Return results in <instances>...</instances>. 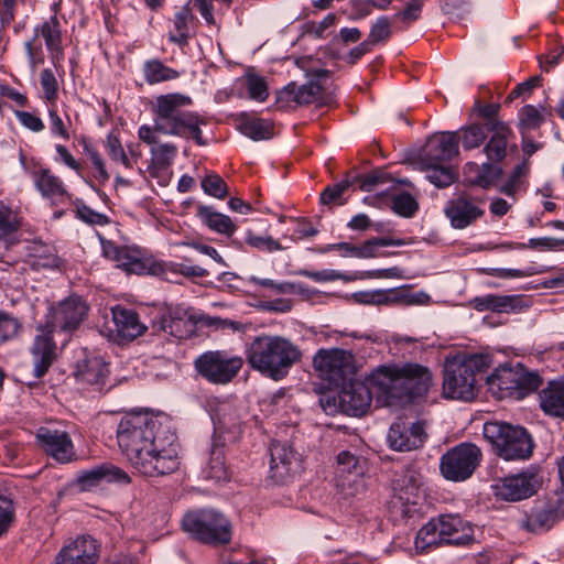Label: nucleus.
<instances>
[{"label": "nucleus", "instance_id": "f257e3e1", "mask_svg": "<svg viewBox=\"0 0 564 564\" xmlns=\"http://www.w3.org/2000/svg\"><path fill=\"white\" fill-rule=\"evenodd\" d=\"M117 440L127 460L141 475L163 476L180 466L175 434L149 412L127 413L118 424Z\"/></svg>", "mask_w": 564, "mask_h": 564}, {"label": "nucleus", "instance_id": "f03ea898", "mask_svg": "<svg viewBox=\"0 0 564 564\" xmlns=\"http://www.w3.org/2000/svg\"><path fill=\"white\" fill-rule=\"evenodd\" d=\"M432 381L427 367L412 362L380 366L370 373V383L377 387L382 403L388 406L426 394Z\"/></svg>", "mask_w": 564, "mask_h": 564}, {"label": "nucleus", "instance_id": "7ed1b4c3", "mask_svg": "<svg viewBox=\"0 0 564 564\" xmlns=\"http://www.w3.org/2000/svg\"><path fill=\"white\" fill-rule=\"evenodd\" d=\"M302 357L299 345L280 335L257 336L246 350L248 365L275 381L284 379Z\"/></svg>", "mask_w": 564, "mask_h": 564}, {"label": "nucleus", "instance_id": "20e7f679", "mask_svg": "<svg viewBox=\"0 0 564 564\" xmlns=\"http://www.w3.org/2000/svg\"><path fill=\"white\" fill-rule=\"evenodd\" d=\"M191 105L192 98L180 93L158 96L153 107L155 130L163 134L191 137L198 145H206L200 130L206 121L195 112L183 110Z\"/></svg>", "mask_w": 564, "mask_h": 564}, {"label": "nucleus", "instance_id": "39448f33", "mask_svg": "<svg viewBox=\"0 0 564 564\" xmlns=\"http://www.w3.org/2000/svg\"><path fill=\"white\" fill-rule=\"evenodd\" d=\"M491 366L487 354H457L447 357L443 369V395L471 401L477 394V377Z\"/></svg>", "mask_w": 564, "mask_h": 564}, {"label": "nucleus", "instance_id": "423d86ee", "mask_svg": "<svg viewBox=\"0 0 564 564\" xmlns=\"http://www.w3.org/2000/svg\"><path fill=\"white\" fill-rule=\"evenodd\" d=\"M474 540V528L469 522L457 514H442L419 530L415 547L426 550L442 544L467 545Z\"/></svg>", "mask_w": 564, "mask_h": 564}, {"label": "nucleus", "instance_id": "0eeeda50", "mask_svg": "<svg viewBox=\"0 0 564 564\" xmlns=\"http://www.w3.org/2000/svg\"><path fill=\"white\" fill-rule=\"evenodd\" d=\"M489 390L498 399L512 398L521 400L536 391L542 384V378L535 371H528L522 365L500 366L487 377Z\"/></svg>", "mask_w": 564, "mask_h": 564}, {"label": "nucleus", "instance_id": "6e6552de", "mask_svg": "<svg viewBox=\"0 0 564 564\" xmlns=\"http://www.w3.org/2000/svg\"><path fill=\"white\" fill-rule=\"evenodd\" d=\"M484 436L497 455L506 460L527 459L532 455V438L521 426L487 422L484 424Z\"/></svg>", "mask_w": 564, "mask_h": 564}, {"label": "nucleus", "instance_id": "1a4fd4ad", "mask_svg": "<svg viewBox=\"0 0 564 564\" xmlns=\"http://www.w3.org/2000/svg\"><path fill=\"white\" fill-rule=\"evenodd\" d=\"M182 528L194 539L207 544H226L231 539L230 522L215 510L186 513L182 520Z\"/></svg>", "mask_w": 564, "mask_h": 564}, {"label": "nucleus", "instance_id": "9d476101", "mask_svg": "<svg viewBox=\"0 0 564 564\" xmlns=\"http://www.w3.org/2000/svg\"><path fill=\"white\" fill-rule=\"evenodd\" d=\"M308 62V57L296 59V65L305 70L310 80L302 86H297L296 83L292 82L279 90L276 95V105L279 108L288 109L293 107V105H308L322 99L323 85L321 79L328 77L329 70L324 68H307Z\"/></svg>", "mask_w": 564, "mask_h": 564}, {"label": "nucleus", "instance_id": "9b49d317", "mask_svg": "<svg viewBox=\"0 0 564 564\" xmlns=\"http://www.w3.org/2000/svg\"><path fill=\"white\" fill-rule=\"evenodd\" d=\"M243 366L240 356L225 350H208L199 355L194 367L197 373L214 384H227L239 373Z\"/></svg>", "mask_w": 564, "mask_h": 564}, {"label": "nucleus", "instance_id": "f8f14e48", "mask_svg": "<svg viewBox=\"0 0 564 564\" xmlns=\"http://www.w3.org/2000/svg\"><path fill=\"white\" fill-rule=\"evenodd\" d=\"M481 457L478 446L473 443H460L441 457V474L447 480L464 481L474 474Z\"/></svg>", "mask_w": 564, "mask_h": 564}, {"label": "nucleus", "instance_id": "ddd939ff", "mask_svg": "<svg viewBox=\"0 0 564 564\" xmlns=\"http://www.w3.org/2000/svg\"><path fill=\"white\" fill-rule=\"evenodd\" d=\"M318 376L334 386H343L355 372L354 356L344 349H319L313 358Z\"/></svg>", "mask_w": 564, "mask_h": 564}, {"label": "nucleus", "instance_id": "4468645a", "mask_svg": "<svg viewBox=\"0 0 564 564\" xmlns=\"http://www.w3.org/2000/svg\"><path fill=\"white\" fill-rule=\"evenodd\" d=\"M88 313V306L79 296H69L51 307L46 314L45 325L55 333L65 335L67 340L69 334L76 330L84 322Z\"/></svg>", "mask_w": 564, "mask_h": 564}, {"label": "nucleus", "instance_id": "2eb2a0df", "mask_svg": "<svg viewBox=\"0 0 564 564\" xmlns=\"http://www.w3.org/2000/svg\"><path fill=\"white\" fill-rule=\"evenodd\" d=\"M373 393L378 400L382 401V395H380L377 387L370 383V375L365 382L350 381L348 384H343L338 394L339 406L343 412L349 415H364L370 408Z\"/></svg>", "mask_w": 564, "mask_h": 564}, {"label": "nucleus", "instance_id": "dca6fc26", "mask_svg": "<svg viewBox=\"0 0 564 564\" xmlns=\"http://www.w3.org/2000/svg\"><path fill=\"white\" fill-rule=\"evenodd\" d=\"M541 485L535 471H525L500 478L492 486L495 496L505 501H520L534 495Z\"/></svg>", "mask_w": 564, "mask_h": 564}, {"label": "nucleus", "instance_id": "f3484780", "mask_svg": "<svg viewBox=\"0 0 564 564\" xmlns=\"http://www.w3.org/2000/svg\"><path fill=\"white\" fill-rule=\"evenodd\" d=\"M99 555L98 541L90 535H80L68 541L51 564H97Z\"/></svg>", "mask_w": 564, "mask_h": 564}, {"label": "nucleus", "instance_id": "a211bd4d", "mask_svg": "<svg viewBox=\"0 0 564 564\" xmlns=\"http://www.w3.org/2000/svg\"><path fill=\"white\" fill-rule=\"evenodd\" d=\"M213 319L202 315H196L189 311L177 306L169 310L160 321V329L164 333L177 338L183 339L193 335L196 330V325H212Z\"/></svg>", "mask_w": 564, "mask_h": 564}, {"label": "nucleus", "instance_id": "6ab92c4d", "mask_svg": "<svg viewBox=\"0 0 564 564\" xmlns=\"http://www.w3.org/2000/svg\"><path fill=\"white\" fill-rule=\"evenodd\" d=\"M480 204L481 200L469 196L467 193H460L446 203L444 214L449 219L453 228L464 229L484 215Z\"/></svg>", "mask_w": 564, "mask_h": 564}, {"label": "nucleus", "instance_id": "aec40b11", "mask_svg": "<svg viewBox=\"0 0 564 564\" xmlns=\"http://www.w3.org/2000/svg\"><path fill=\"white\" fill-rule=\"evenodd\" d=\"M40 447L56 462L65 464L75 457L70 436L65 431L41 427L36 433Z\"/></svg>", "mask_w": 564, "mask_h": 564}, {"label": "nucleus", "instance_id": "412c9836", "mask_svg": "<svg viewBox=\"0 0 564 564\" xmlns=\"http://www.w3.org/2000/svg\"><path fill=\"white\" fill-rule=\"evenodd\" d=\"M54 333L55 332L45 324L36 327V335L31 347L34 375L36 378L43 377L56 359L57 347L53 338Z\"/></svg>", "mask_w": 564, "mask_h": 564}, {"label": "nucleus", "instance_id": "4be33fe9", "mask_svg": "<svg viewBox=\"0 0 564 564\" xmlns=\"http://www.w3.org/2000/svg\"><path fill=\"white\" fill-rule=\"evenodd\" d=\"M426 438L421 422H394L388 432V442L392 449L409 452L421 447Z\"/></svg>", "mask_w": 564, "mask_h": 564}, {"label": "nucleus", "instance_id": "5701e85b", "mask_svg": "<svg viewBox=\"0 0 564 564\" xmlns=\"http://www.w3.org/2000/svg\"><path fill=\"white\" fill-rule=\"evenodd\" d=\"M111 323L112 327H109V332L118 341H131L145 330L138 314L133 310L120 305L111 308Z\"/></svg>", "mask_w": 564, "mask_h": 564}, {"label": "nucleus", "instance_id": "b1692460", "mask_svg": "<svg viewBox=\"0 0 564 564\" xmlns=\"http://www.w3.org/2000/svg\"><path fill=\"white\" fill-rule=\"evenodd\" d=\"M459 153L457 132H441L431 137L421 155L422 162L445 163Z\"/></svg>", "mask_w": 564, "mask_h": 564}, {"label": "nucleus", "instance_id": "393cba45", "mask_svg": "<svg viewBox=\"0 0 564 564\" xmlns=\"http://www.w3.org/2000/svg\"><path fill=\"white\" fill-rule=\"evenodd\" d=\"M487 131L491 132V135L485 144L482 152L488 161L499 164L507 156L508 140L512 135V132L509 127L500 120L487 122Z\"/></svg>", "mask_w": 564, "mask_h": 564}, {"label": "nucleus", "instance_id": "a878e982", "mask_svg": "<svg viewBox=\"0 0 564 564\" xmlns=\"http://www.w3.org/2000/svg\"><path fill=\"white\" fill-rule=\"evenodd\" d=\"M101 481L130 482V477L121 468L111 464H101L88 470L82 471L77 477V482L83 490H90L101 484Z\"/></svg>", "mask_w": 564, "mask_h": 564}, {"label": "nucleus", "instance_id": "bb28decb", "mask_svg": "<svg viewBox=\"0 0 564 564\" xmlns=\"http://www.w3.org/2000/svg\"><path fill=\"white\" fill-rule=\"evenodd\" d=\"M197 19L193 14L189 3L183 6L175 12L172 23L173 29L169 32V41L178 46H186L191 37L195 35L194 24Z\"/></svg>", "mask_w": 564, "mask_h": 564}, {"label": "nucleus", "instance_id": "cd10ccee", "mask_svg": "<svg viewBox=\"0 0 564 564\" xmlns=\"http://www.w3.org/2000/svg\"><path fill=\"white\" fill-rule=\"evenodd\" d=\"M35 37L42 36L45 42V46L50 53L51 59L53 62L59 61L63 58V33L61 22L55 14L51 15L47 20H45L41 25L36 26Z\"/></svg>", "mask_w": 564, "mask_h": 564}, {"label": "nucleus", "instance_id": "c85d7f7f", "mask_svg": "<svg viewBox=\"0 0 564 564\" xmlns=\"http://www.w3.org/2000/svg\"><path fill=\"white\" fill-rule=\"evenodd\" d=\"M464 172L468 176L470 184L485 189L491 187L502 175L501 166L488 160L480 165L475 162H468L464 167Z\"/></svg>", "mask_w": 564, "mask_h": 564}, {"label": "nucleus", "instance_id": "c756f323", "mask_svg": "<svg viewBox=\"0 0 564 564\" xmlns=\"http://www.w3.org/2000/svg\"><path fill=\"white\" fill-rule=\"evenodd\" d=\"M539 398L540 406L545 414L564 419V379L549 382Z\"/></svg>", "mask_w": 564, "mask_h": 564}, {"label": "nucleus", "instance_id": "7c9ffc66", "mask_svg": "<svg viewBox=\"0 0 564 564\" xmlns=\"http://www.w3.org/2000/svg\"><path fill=\"white\" fill-rule=\"evenodd\" d=\"M76 373L82 382L93 386L95 390L99 391L106 384L109 368L101 358L93 357L79 365Z\"/></svg>", "mask_w": 564, "mask_h": 564}, {"label": "nucleus", "instance_id": "2f4dec72", "mask_svg": "<svg viewBox=\"0 0 564 564\" xmlns=\"http://www.w3.org/2000/svg\"><path fill=\"white\" fill-rule=\"evenodd\" d=\"M560 519L558 508L549 505L543 508L532 509L521 522V527L529 532L541 533L551 529Z\"/></svg>", "mask_w": 564, "mask_h": 564}, {"label": "nucleus", "instance_id": "473e14b6", "mask_svg": "<svg viewBox=\"0 0 564 564\" xmlns=\"http://www.w3.org/2000/svg\"><path fill=\"white\" fill-rule=\"evenodd\" d=\"M271 453V470L273 477L283 479L294 469L297 465V457L295 452L286 444L273 443L270 449Z\"/></svg>", "mask_w": 564, "mask_h": 564}, {"label": "nucleus", "instance_id": "72a5a7b5", "mask_svg": "<svg viewBox=\"0 0 564 564\" xmlns=\"http://www.w3.org/2000/svg\"><path fill=\"white\" fill-rule=\"evenodd\" d=\"M197 216L209 229L219 234L231 236L236 230V226L230 217L215 212L209 206L199 205L197 207Z\"/></svg>", "mask_w": 564, "mask_h": 564}, {"label": "nucleus", "instance_id": "f704fd0d", "mask_svg": "<svg viewBox=\"0 0 564 564\" xmlns=\"http://www.w3.org/2000/svg\"><path fill=\"white\" fill-rule=\"evenodd\" d=\"M474 307L478 311L491 310L494 312H511L519 307L520 297L510 295L488 294L475 297Z\"/></svg>", "mask_w": 564, "mask_h": 564}, {"label": "nucleus", "instance_id": "c9c22d12", "mask_svg": "<svg viewBox=\"0 0 564 564\" xmlns=\"http://www.w3.org/2000/svg\"><path fill=\"white\" fill-rule=\"evenodd\" d=\"M203 476L205 479L215 482L228 481L230 479L223 448L215 447L212 449L209 460L203 469Z\"/></svg>", "mask_w": 564, "mask_h": 564}, {"label": "nucleus", "instance_id": "e433bc0d", "mask_svg": "<svg viewBox=\"0 0 564 564\" xmlns=\"http://www.w3.org/2000/svg\"><path fill=\"white\" fill-rule=\"evenodd\" d=\"M239 129L242 134L256 141L270 139L273 135L272 123L268 120L254 117H243L240 121Z\"/></svg>", "mask_w": 564, "mask_h": 564}, {"label": "nucleus", "instance_id": "4c0bfd02", "mask_svg": "<svg viewBox=\"0 0 564 564\" xmlns=\"http://www.w3.org/2000/svg\"><path fill=\"white\" fill-rule=\"evenodd\" d=\"M422 170L427 172L426 178L438 188L447 187L455 181V172L451 166L445 163L422 162L420 161Z\"/></svg>", "mask_w": 564, "mask_h": 564}, {"label": "nucleus", "instance_id": "58836bf2", "mask_svg": "<svg viewBox=\"0 0 564 564\" xmlns=\"http://www.w3.org/2000/svg\"><path fill=\"white\" fill-rule=\"evenodd\" d=\"M143 74L150 85L174 80L180 76L176 69L164 65L160 59L147 61L143 66Z\"/></svg>", "mask_w": 564, "mask_h": 564}, {"label": "nucleus", "instance_id": "ea45409f", "mask_svg": "<svg viewBox=\"0 0 564 564\" xmlns=\"http://www.w3.org/2000/svg\"><path fill=\"white\" fill-rule=\"evenodd\" d=\"M487 124L473 123L462 128L457 132L458 143L462 142L463 149L470 151L484 144L487 138Z\"/></svg>", "mask_w": 564, "mask_h": 564}, {"label": "nucleus", "instance_id": "a19ab883", "mask_svg": "<svg viewBox=\"0 0 564 564\" xmlns=\"http://www.w3.org/2000/svg\"><path fill=\"white\" fill-rule=\"evenodd\" d=\"M36 185L44 196L59 197L66 195L62 181L48 170H44L40 174Z\"/></svg>", "mask_w": 564, "mask_h": 564}, {"label": "nucleus", "instance_id": "79ce46f5", "mask_svg": "<svg viewBox=\"0 0 564 564\" xmlns=\"http://www.w3.org/2000/svg\"><path fill=\"white\" fill-rule=\"evenodd\" d=\"M75 214L78 219L91 226H105L109 223L105 214L94 210L82 200L75 202Z\"/></svg>", "mask_w": 564, "mask_h": 564}, {"label": "nucleus", "instance_id": "37998d69", "mask_svg": "<svg viewBox=\"0 0 564 564\" xmlns=\"http://www.w3.org/2000/svg\"><path fill=\"white\" fill-rule=\"evenodd\" d=\"M246 85L248 95L252 100L262 102L269 96V88L263 77L257 74H247Z\"/></svg>", "mask_w": 564, "mask_h": 564}, {"label": "nucleus", "instance_id": "c03bdc74", "mask_svg": "<svg viewBox=\"0 0 564 564\" xmlns=\"http://www.w3.org/2000/svg\"><path fill=\"white\" fill-rule=\"evenodd\" d=\"M402 245L403 242L401 240H395L391 238H372L365 241L361 246L357 248V258H375L377 257L376 250L378 247Z\"/></svg>", "mask_w": 564, "mask_h": 564}, {"label": "nucleus", "instance_id": "a18cd8bd", "mask_svg": "<svg viewBox=\"0 0 564 564\" xmlns=\"http://www.w3.org/2000/svg\"><path fill=\"white\" fill-rule=\"evenodd\" d=\"M202 188L207 195L223 199L228 194L226 182L218 174H207L202 180Z\"/></svg>", "mask_w": 564, "mask_h": 564}, {"label": "nucleus", "instance_id": "49530a36", "mask_svg": "<svg viewBox=\"0 0 564 564\" xmlns=\"http://www.w3.org/2000/svg\"><path fill=\"white\" fill-rule=\"evenodd\" d=\"M106 150L113 161L120 162L127 169H132L131 160L117 135L112 133L108 134L106 140Z\"/></svg>", "mask_w": 564, "mask_h": 564}, {"label": "nucleus", "instance_id": "de8ad7c7", "mask_svg": "<svg viewBox=\"0 0 564 564\" xmlns=\"http://www.w3.org/2000/svg\"><path fill=\"white\" fill-rule=\"evenodd\" d=\"M349 181H341L339 183L327 186L322 193L319 200L324 205L337 204L344 205L345 200L343 199L344 193L350 186Z\"/></svg>", "mask_w": 564, "mask_h": 564}, {"label": "nucleus", "instance_id": "09e8293b", "mask_svg": "<svg viewBox=\"0 0 564 564\" xmlns=\"http://www.w3.org/2000/svg\"><path fill=\"white\" fill-rule=\"evenodd\" d=\"M169 273L182 274L186 278H203L208 275V271L199 265H188L185 263H170L163 271L164 278L170 280Z\"/></svg>", "mask_w": 564, "mask_h": 564}, {"label": "nucleus", "instance_id": "8fccbe9b", "mask_svg": "<svg viewBox=\"0 0 564 564\" xmlns=\"http://www.w3.org/2000/svg\"><path fill=\"white\" fill-rule=\"evenodd\" d=\"M21 329L20 321L0 311V344L14 338Z\"/></svg>", "mask_w": 564, "mask_h": 564}, {"label": "nucleus", "instance_id": "3c124183", "mask_svg": "<svg viewBox=\"0 0 564 564\" xmlns=\"http://www.w3.org/2000/svg\"><path fill=\"white\" fill-rule=\"evenodd\" d=\"M391 35V23L387 17H380L372 24L368 34L367 41L375 45L380 42H386Z\"/></svg>", "mask_w": 564, "mask_h": 564}, {"label": "nucleus", "instance_id": "603ef678", "mask_svg": "<svg viewBox=\"0 0 564 564\" xmlns=\"http://www.w3.org/2000/svg\"><path fill=\"white\" fill-rule=\"evenodd\" d=\"M217 429L220 432L231 433L234 436L240 433V420L235 411L225 409L218 413L216 421Z\"/></svg>", "mask_w": 564, "mask_h": 564}, {"label": "nucleus", "instance_id": "864d4df0", "mask_svg": "<svg viewBox=\"0 0 564 564\" xmlns=\"http://www.w3.org/2000/svg\"><path fill=\"white\" fill-rule=\"evenodd\" d=\"M393 210L404 217H411L417 209V203L409 193H401L393 197Z\"/></svg>", "mask_w": 564, "mask_h": 564}, {"label": "nucleus", "instance_id": "5fc2aeb1", "mask_svg": "<svg viewBox=\"0 0 564 564\" xmlns=\"http://www.w3.org/2000/svg\"><path fill=\"white\" fill-rule=\"evenodd\" d=\"M246 241L249 246L268 252L282 250V246L278 240L270 236H258L251 231L247 232Z\"/></svg>", "mask_w": 564, "mask_h": 564}, {"label": "nucleus", "instance_id": "6e6d98bb", "mask_svg": "<svg viewBox=\"0 0 564 564\" xmlns=\"http://www.w3.org/2000/svg\"><path fill=\"white\" fill-rule=\"evenodd\" d=\"M115 262L129 273H140L143 269L141 261L133 257L126 247H122Z\"/></svg>", "mask_w": 564, "mask_h": 564}, {"label": "nucleus", "instance_id": "4d7b16f0", "mask_svg": "<svg viewBox=\"0 0 564 564\" xmlns=\"http://www.w3.org/2000/svg\"><path fill=\"white\" fill-rule=\"evenodd\" d=\"M177 148L171 143L155 144L151 149L153 159L159 165L166 166L176 155Z\"/></svg>", "mask_w": 564, "mask_h": 564}, {"label": "nucleus", "instance_id": "13d9d810", "mask_svg": "<svg viewBox=\"0 0 564 564\" xmlns=\"http://www.w3.org/2000/svg\"><path fill=\"white\" fill-rule=\"evenodd\" d=\"M527 172L528 165L525 162L517 165L512 171L511 175L509 176V178L507 180V182L500 187V192L508 196L514 195L520 185L521 177L525 175Z\"/></svg>", "mask_w": 564, "mask_h": 564}, {"label": "nucleus", "instance_id": "bf43d9fd", "mask_svg": "<svg viewBox=\"0 0 564 564\" xmlns=\"http://www.w3.org/2000/svg\"><path fill=\"white\" fill-rule=\"evenodd\" d=\"M564 245V239H557L552 237H543V238H531L528 243H510L508 245L509 248H519V249H525V248H546V249H555L560 246Z\"/></svg>", "mask_w": 564, "mask_h": 564}, {"label": "nucleus", "instance_id": "052dcab7", "mask_svg": "<svg viewBox=\"0 0 564 564\" xmlns=\"http://www.w3.org/2000/svg\"><path fill=\"white\" fill-rule=\"evenodd\" d=\"M359 182V188L364 192H372L378 188L379 185L387 183L388 175L382 172H372L366 175H362L357 178Z\"/></svg>", "mask_w": 564, "mask_h": 564}, {"label": "nucleus", "instance_id": "680f3d73", "mask_svg": "<svg viewBox=\"0 0 564 564\" xmlns=\"http://www.w3.org/2000/svg\"><path fill=\"white\" fill-rule=\"evenodd\" d=\"M541 272H542L541 270H535L533 267H529L524 270L496 268V269H491L489 274L492 276H496V278L511 279V278H527V276H531L533 274H538Z\"/></svg>", "mask_w": 564, "mask_h": 564}, {"label": "nucleus", "instance_id": "e2e57ef3", "mask_svg": "<svg viewBox=\"0 0 564 564\" xmlns=\"http://www.w3.org/2000/svg\"><path fill=\"white\" fill-rule=\"evenodd\" d=\"M14 519V509L12 501L7 498H0V536L4 534Z\"/></svg>", "mask_w": 564, "mask_h": 564}, {"label": "nucleus", "instance_id": "0e129e2a", "mask_svg": "<svg viewBox=\"0 0 564 564\" xmlns=\"http://www.w3.org/2000/svg\"><path fill=\"white\" fill-rule=\"evenodd\" d=\"M520 120L528 128H538L543 122V117L534 106L527 105L521 109Z\"/></svg>", "mask_w": 564, "mask_h": 564}, {"label": "nucleus", "instance_id": "69168bd1", "mask_svg": "<svg viewBox=\"0 0 564 564\" xmlns=\"http://www.w3.org/2000/svg\"><path fill=\"white\" fill-rule=\"evenodd\" d=\"M14 115L23 127L33 132H40L44 129L41 118L29 111L17 110Z\"/></svg>", "mask_w": 564, "mask_h": 564}, {"label": "nucleus", "instance_id": "338daca9", "mask_svg": "<svg viewBox=\"0 0 564 564\" xmlns=\"http://www.w3.org/2000/svg\"><path fill=\"white\" fill-rule=\"evenodd\" d=\"M41 85L47 100L56 98L57 80L51 69H43L41 73Z\"/></svg>", "mask_w": 564, "mask_h": 564}, {"label": "nucleus", "instance_id": "774afa93", "mask_svg": "<svg viewBox=\"0 0 564 564\" xmlns=\"http://www.w3.org/2000/svg\"><path fill=\"white\" fill-rule=\"evenodd\" d=\"M422 10V0H411L406 8L399 12L395 18L401 19L404 23L409 24L420 18Z\"/></svg>", "mask_w": 564, "mask_h": 564}]
</instances>
